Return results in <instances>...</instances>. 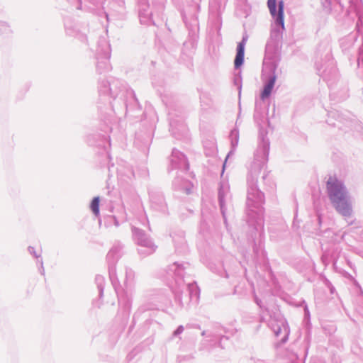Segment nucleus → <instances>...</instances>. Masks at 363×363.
<instances>
[{"mask_svg":"<svg viewBox=\"0 0 363 363\" xmlns=\"http://www.w3.org/2000/svg\"><path fill=\"white\" fill-rule=\"evenodd\" d=\"M267 6L273 22L271 25L270 38L266 45L265 57L263 61L264 89L260 94V99L262 101L269 97L277 80L276 70L279 63L277 52L285 30L284 1H279L278 10H277V0H268Z\"/></svg>","mask_w":363,"mask_h":363,"instance_id":"obj_1","label":"nucleus"},{"mask_svg":"<svg viewBox=\"0 0 363 363\" xmlns=\"http://www.w3.org/2000/svg\"><path fill=\"white\" fill-rule=\"evenodd\" d=\"M269 150V139L266 137V133L260 132L259 145L250 167L247 180L248 216L251 219L256 218L257 223L259 225L262 223V204L264 199V194L257 188V182L261 170L267 162Z\"/></svg>","mask_w":363,"mask_h":363,"instance_id":"obj_2","label":"nucleus"},{"mask_svg":"<svg viewBox=\"0 0 363 363\" xmlns=\"http://www.w3.org/2000/svg\"><path fill=\"white\" fill-rule=\"evenodd\" d=\"M328 197L335 210L344 217L352 214V201L342 181L335 177H329L327 182Z\"/></svg>","mask_w":363,"mask_h":363,"instance_id":"obj_3","label":"nucleus"},{"mask_svg":"<svg viewBox=\"0 0 363 363\" xmlns=\"http://www.w3.org/2000/svg\"><path fill=\"white\" fill-rule=\"evenodd\" d=\"M132 231L133 238L140 247L138 252L140 255L146 256L152 254L155 251L156 245L142 230L133 227Z\"/></svg>","mask_w":363,"mask_h":363,"instance_id":"obj_4","label":"nucleus"},{"mask_svg":"<svg viewBox=\"0 0 363 363\" xmlns=\"http://www.w3.org/2000/svg\"><path fill=\"white\" fill-rule=\"evenodd\" d=\"M269 325L273 330L276 337H281V342L284 343L286 342L289 335V327L283 318L278 319H271L269 322Z\"/></svg>","mask_w":363,"mask_h":363,"instance_id":"obj_5","label":"nucleus"},{"mask_svg":"<svg viewBox=\"0 0 363 363\" xmlns=\"http://www.w3.org/2000/svg\"><path fill=\"white\" fill-rule=\"evenodd\" d=\"M122 247L120 245L113 247L107 254V261L108 262V272L111 280L113 281H118L116 275L115 263L121 255Z\"/></svg>","mask_w":363,"mask_h":363,"instance_id":"obj_6","label":"nucleus"},{"mask_svg":"<svg viewBox=\"0 0 363 363\" xmlns=\"http://www.w3.org/2000/svg\"><path fill=\"white\" fill-rule=\"evenodd\" d=\"M218 199L220 211L224 219L225 220V206L231 201V194L230 192V185L228 181H222L218 189Z\"/></svg>","mask_w":363,"mask_h":363,"instance_id":"obj_7","label":"nucleus"},{"mask_svg":"<svg viewBox=\"0 0 363 363\" xmlns=\"http://www.w3.org/2000/svg\"><path fill=\"white\" fill-rule=\"evenodd\" d=\"M170 162L172 169L179 168L187 170L189 168V164L185 155L176 149L172 150Z\"/></svg>","mask_w":363,"mask_h":363,"instance_id":"obj_8","label":"nucleus"},{"mask_svg":"<svg viewBox=\"0 0 363 363\" xmlns=\"http://www.w3.org/2000/svg\"><path fill=\"white\" fill-rule=\"evenodd\" d=\"M111 57V50L108 45L106 44V48L103 50V55L101 57H97V69L102 72L104 71H108L111 69L109 63V58Z\"/></svg>","mask_w":363,"mask_h":363,"instance_id":"obj_9","label":"nucleus"},{"mask_svg":"<svg viewBox=\"0 0 363 363\" xmlns=\"http://www.w3.org/2000/svg\"><path fill=\"white\" fill-rule=\"evenodd\" d=\"M139 6V18L140 23L147 25L152 23V12L150 11L149 5L147 4V0H140Z\"/></svg>","mask_w":363,"mask_h":363,"instance_id":"obj_10","label":"nucleus"},{"mask_svg":"<svg viewBox=\"0 0 363 363\" xmlns=\"http://www.w3.org/2000/svg\"><path fill=\"white\" fill-rule=\"evenodd\" d=\"M317 69L323 77L328 79L330 75L336 76L337 70L335 67L334 62L333 60L330 59L328 61L325 62V65L316 64Z\"/></svg>","mask_w":363,"mask_h":363,"instance_id":"obj_11","label":"nucleus"},{"mask_svg":"<svg viewBox=\"0 0 363 363\" xmlns=\"http://www.w3.org/2000/svg\"><path fill=\"white\" fill-rule=\"evenodd\" d=\"M248 36L247 35H244L242 36V40L238 44L237 46V53L235 59V67L238 68L242 64L244 61V55H245V47L246 43L247 41Z\"/></svg>","mask_w":363,"mask_h":363,"instance_id":"obj_12","label":"nucleus"},{"mask_svg":"<svg viewBox=\"0 0 363 363\" xmlns=\"http://www.w3.org/2000/svg\"><path fill=\"white\" fill-rule=\"evenodd\" d=\"M168 273L170 276H174L177 278L178 281L182 283V277L184 274V267L182 264L174 262L169 267Z\"/></svg>","mask_w":363,"mask_h":363,"instance_id":"obj_13","label":"nucleus"},{"mask_svg":"<svg viewBox=\"0 0 363 363\" xmlns=\"http://www.w3.org/2000/svg\"><path fill=\"white\" fill-rule=\"evenodd\" d=\"M230 143H231V146H232V149L229 152L228 156H227V158L226 160L231 155H233L235 151V149L238 145V142H239V132H238V130L236 129V128H234L231 130L230 133Z\"/></svg>","mask_w":363,"mask_h":363,"instance_id":"obj_14","label":"nucleus"},{"mask_svg":"<svg viewBox=\"0 0 363 363\" xmlns=\"http://www.w3.org/2000/svg\"><path fill=\"white\" fill-rule=\"evenodd\" d=\"M134 272L130 268H126L125 270L124 280V284L126 289H131L133 287L134 283Z\"/></svg>","mask_w":363,"mask_h":363,"instance_id":"obj_15","label":"nucleus"},{"mask_svg":"<svg viewBox=\"0 0 363 363\" xmlns=\"http://www.w3.org/2000/svg\"><path fill=\"white\" fill-rule=\"evenodd\" d=\"M174 186L175 188L184 191L187 194L191 193L193 187V185L187 181H183L182 184H180L179 179L174 180Z\"/></svg>","mask_w":363,"mask_h":363,"instance_id":"obj_16","label":"nucleus"},{"mask_svg":"<svg viewBox=\"0 0 363 363\" xmlns=\"http://www.w3.org/2000/svg\"><path fill=\"white\" fill-rule=\"evenodd\" d=\"M99 90L104 94H109L112 96H115V94L112 91V89L110 87V84L108 82H104L100 86Z\"/></svg>","mask_w":363,"mask_h":363,"instance_id":"obj_17","label":"nucleus"},{"mask_svg":"<svg viewBox=\"0 0 363 363\" xmlns=\"http://www.w3.org/2000/svg\"><path fill=\"white\" fill-rule=\"evenodd\" d=\"M95 281L99 291V296H101L104 292V286L105 284V279L101 275H97L95 278Z\"/></svg>","mask_w":363,"mask_h":363,"instance_id":"obj_18","label":"nucleus"},{"mask_svg":"<svg viewBox=\"0 0 363 363\" xmlns=\"http://www.w3.org/2000/svg\"><path fill=\"white\" fill-rule=\"evenodd\" d=\"M260 103L259 102H256L255 104V114H254V118H255V121H256V123L258 124V125H260V122L262 121V118H263V116H262V113L260 111Z\"/></svg>","mask_w":363,"mask_h":363,"instance_id":"obj_19","label":"nucleus"},{"mask_svg":"<svg viewBox=\"0 0 363 363\" xmlns=\"http://www.w3.org/2000/svg\"><path fill=\"white\" fill-rule=\"evenodd\" d=\"M91 209L95 216L99 214V198L95 197L91 203Z\"/></svg>","mask_w":363,"mask_h":363,"instance_id":"obj_20","label":"nucleus"},{"mask_svg":"<svg viewBox=\"0 0 363 363\" xmlns=\"http://www.w3.org/2000/svg\"><path fill=\"white\" fill-rule=\"evenodd\" d=\"M189 289L190 291V295L192 297L194 296L196 301L198 300L199 296V290L195 284H189Z\"/></svg>","mask_w":363,"mask_h":363,"instance_id":"obj_21","label":"nucleus"},{"mask_svg":"<svg viewBox=\"0 0 363 363\" xmlns=\"http://www.w3.org/2000/svg\"><path fill=\"white\" fill-rule=\"evenodd\" d=\"M184 328L182 325H179L177 330L173 333V335L177 337L178 335H179L180 334H182L184 331Z\"/></svg>","mask_w":363,"mask_h":363,"instance_id":"obj_22","label":"nucleus"},{"mask_svg":"<svg viewBox=\"0 0 363 363\" xmlns=\"http://www.w3.org/2000/svg\"><path fill=\"white\" fill-rule=\"evenodd\" d=\"M28 251H29V252H30V254H32L34 257H37V258L40 257L38 255H37V253H36V252H35V249H34V247H30H30H28Z\"/></svg>","mask_w":363,"mask_h":363,"instance_id":"obj_23","label":"nucleus"},{"mask_svg":"<svg viewBox=\"0 0 363 363\" xmlns=\"http://www.w3.org/2000/svg\"><path fill=\"white\" fill-rule=\"evenodd\" d=\"M357 30H358V32L359 33H361L362 32V28L359 26V23H357Z\"/></svg>","mask_w":363,"mask_h":363,"instance_id":"obj_24","label":"nucleus"},{"mask_svg":"<svg viewBox=\"0 0 363 363\" xmlns=\"http://www.w3.org/2000/svg\"><path fill=\"white\" fill-rule=\"evenodd\" d=\"M113 218L114 219L115 225H116V226H118V225H119V224H118V220H116V217H113Z\"/></svg>","mask_w":363,"mask_h":363,"instance_id":"obj_25","label":"nucleus"},{"mask_svg":"<svg viewBox=\"0 0 363 363\" xmlns=\"http://www.w3.org/2000/svg\"><path fill=\"white\" fill-rule=\"evenodd\" d=\"M40 262L41 267H42L43 272H44V269H43V261H42V259H40Z\"/></svg>","mask_w":363,"mask_h":363,"instance_id":"obj_26","label":"nucleus"},{"mask_svg":"<svg viewBox=\"0 0 363 363\" xmlns=\"http://www.w3.org/2000/svg\"><path fill=\"white\" fill-rule=\"evenodd\" d=\"M334 290H335L334 287H333V286H332V287L330 288V292H331L332 294H333Z\"/></svg>","mask_w":363,"mask_h":363,"instance_id":"obj_27","label":"nucleus"},{"mask_svg":"<svg viewBox=\"0 0 363 363\" xmlns=\"http://www.w3.org/2000/svg\"><path fill=\"white\" fill-rule=\"evenodd\" d=\"M256 303H257V305H259V306H261V305H260V301H258L257 299H256Z\"/></svg>","mask_w":363,"mask_h":363,"instance_id":"obj_28","label":"nucleus"},{"mask_svg":"<svg viewBox=\"0 0 363 363\" xmlns=\"http://www.w3.org/2000/svg\"><path fill=\"white\" fill-rule=\"evenodd\" d=\"M183 18H184V19H185V18H186V13H184V14L183 15Z\"/></svg>","mask_w":363,"mask_h":363,"instance_id":"obj_29","label":"nucleus"},{"mask_svg":"<svg viewBox=\"0 0 363 363\" xmlns=\"http://www.w3.org/2000/svg\"><path fill=\"white\" fill-rule=\"evenodd\" d=\"M202 335L203 336L205 335V332L204 331L202 333Z\"/></svg>","mask_w":363,"mask_h":363,"instance_id":"obj_30","label":"nucleus"}]
</instances>
